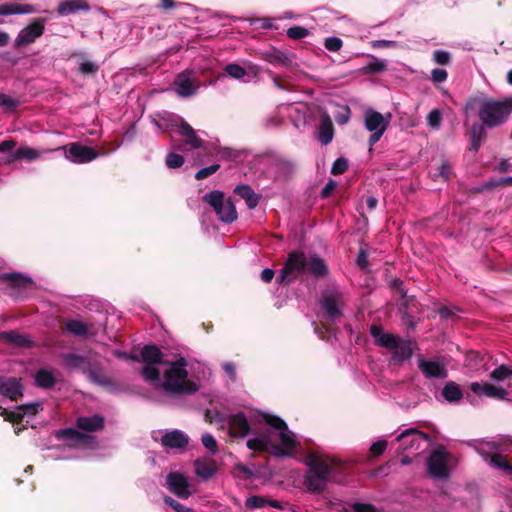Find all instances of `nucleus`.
I'll use <instances>...</instances> for the list:
<instances>
[{
    "mask_svg": "<svg viewBox=\"0 0 512 512\" xmlns=\"http://www.w3.org/2000/svg\"><path fill=\"white\" fill-rule=\"evenodd\" d=\"M251 431L253 436L247 447L255 451H268L277 457L292 456L298 445L295 434L281 418L259 412L249 419L243 413L231 417L229 433L234 437H245Z\"/></svg>",
    "mask_w": 512,
    "mask_h": 512,
    "instance_id": "1",
    "label": "nucleus"
},
{
    "mask_svg": "<svg viewBox=\"0 0 512 512\" xmlns=\"http://www.w3.org/2000/svg\"><path fill=\"white\" fill-rule=\"evenodd\" d=\"M141 357L145 363L142 376L153 388L170 394L192 393L198 389L197 383L188 377L184 358L164 362L162 352L155 345L144 346Z\"/></svg>",
    "mask_w": 512,
    "mask_h": 512,
    "instance_id": "2",
    "label": "nucleus"
},
{
    "mask_svg": "<svg viewBox=\"0 0 512 512\" xmlns=\"http://www.w3.org/2000/svg\"><path fill=\"white\" fill-rule=\"evenodd\" d=\"M303 462L308 468L303 483L312 493L323 492L341 470V465L337 461L322 453H308Z\"/></svg>",
    "mask_w": 512,
    "mask_h": 512,
    "instance_id": "3",
    "label": "nucleus"
},
{
    "mask_svg": "<svg viewBox=\"0 0 512 512\" xmlns=\"http://www.w3.org/2000/svg\"><path fill=\"white\" fill-rule=\"evenodd\" d=\"M478 110L483 125L493 128L505 123L512 113V97L495 99L484 95L470 97L465 104L466 113Z\"/></svg>",
    "mask_w": 512,
    "mask_h": 512,
    "instance_id": "4",
    "label": "nucleus"
},
{
    "mask_svg": "<svg viewBox=\"0 0 512 512\" xmlns=\"http://www.w3.org/2000/svg\"><path fill=\"white\" fill-rule=\"evenodd\" d=\"M370 332L377 345L392 350L391 363L400 364L411 358L413 349L410 340L401 339L390 333H384L382 329L377 326H372Z\"/></svg>",
    "mask_w": 512,
    "mask_h": 512,
    "instance_id": "5",
    "label": "nucleus"
},
{
    "mask_svg": "<svg viewBox=\"0 0 512 512\" xmlns=\"http://www.w3.org/2000/svg\"><path fill=\"white\" fill-rule=\"evenodd\" d=\"M391 118V113L381 114L372 108H367L364 111V125L371 133L369 138L370 146H373L381 139L390 124Z\"/></svg>",
    "mask_w": 512,
    "mask_h": 512,
    "instance_id": "6",
    "label": "nucleus"
},
{
    "mask_svg": "<svg viewBox=\"0 0 512 512\" xmlns=\"http://www.w3.org/2000/svg\"><path fill=\"white\" fill-rule=\"evenodd\" d=\"M204 200L214 209L220 221L232 223L237 219L234 203L230 199H226L222 192L212 191L207 193L204 196Z\"/></svg>",
    "mask_w": 512,
    "mask_h": 512,
    "instance_id": "7",
    "label": "nucleus"
},
{
    "mask_svg": "<svg viewBox=\"0 0 512 512\" xmlns=\"http://www.w3.org/2000/svg\"><path fill=\"white\" fill-rule=\"evenodd\" d=\"M307 258L303 252H291L276 281L280 284L291 283L298 275L306 271Z\"/></svg>",
    "mask_w": 512,
    "mask_h": 512,
    "instance_id": "8",
    "label": "nucleus"
},
{
    "mask_svg": "<svg viewBox=\"0 0 512 512\" xmlns=\"http://www.w3.org/2000/svg\"><path fill=\"white\" fill-rule=\"evenodd\" d=\"M452 459V455L445 448H437L427 461L429 475L435 479L447 478Z\"/></svg>",
    "mask_w": 512,
    "mask_h": 512,
    "instance_id": "9",
    "label": "nucleus"
},
{
    "mask_svg": "<svg viewBox=\"0 0 512 512\" xmlns=\"http://www.w3.org/2000/svg\"><path fill=\"white\" fill-rule=\"evenodd\" d=\"M396 440L400 443L402 450L408 453L424 450L429 443V437L415 428L405 429L397 436Z\"/></svg>",
    "mask_w": 512,
    "mask_h": 512,
    "instance_id": "10",
    "label": "nucleus"
},
{
    "mask_svg": "<svg viewBox=\"0 0 512 512\" xmlns=\"http://www.w3.org/2000/svg\"><path fill=\"white\" fill-rule=\"evenodd\" d=\"M498 450L499 444L495 441H483L477 446V452L490 466L510 470L511 466L507 463L506 459L502 455L496 453Z\"/></svg>",
    "mask_w": 512,
    "mask_h": 512,
    "instance_id": "11",
    "label": "nucleus"
},
{
    "mask_svg": "<svg viewBox=\"0 0 512 512\" xmlns=\"http://www.w3.org/2000/svg\"><path fill=\"white\" fill-rule=\"evenodd\" d=\"M418 368L426 378L445 379L448 376L447 362L444 357L437 359L418 358Z\"/></svg>",
    "mask_w": 512,
    "mask_h": 512,
    "instance_id": "12",
    "label": "nucleus"
},
{
    "mask_svg": "<svg viewBox=\"0 0 512 512\" xmlns=\"http://www.w3.org/2000/svg\"><path fill=\"white\" fill-rule=\"evenodd\" d=\"M55 437L63 441L68 447L92 448L94 445V438L92 436L80 433L72 428L56 431Z\"/></svg>",
    "mask_w": 512,
    "mask_h": 512,
    "instance_id": "13",
    "label": "nucleus"
},
{
    "mask_svg": "<svg viewBox=\"0 0 512 512\" xmlns=\"http://www.w3.org/2000/svg\"><path fill=\"white\" fill-rule=\"evenodd\" d=\"M61 149L65 151V158L74 163H87L98 157L95 149L80 143H71Z\"/></svg>",
    "mask_w": 512,
    "mask_h": 512,
    "instance_id": "14",
    "label": "nucleus"
},
{
    "mask_svg": "<svg viewBox=\"0 0 512 512\" xmlns=\"http://www.w3.org/2000/svg\"><path fill=\"white\" fill-rule=\"evenodd\" d=\"M168 489L177 497L182 499L189 498L195 489L188 479L178 472H172L167 476L166 480Z\"/></svg>",
    "mask_w": 512,
    "mask_h": 512,
    "instance_id": "15",
    "label": "nucleus"
},
{
    "mask_svg": "<svg viewBox=\"0 0 512 512\" xmlns=\"http://www.w3.org/2000/svg\"><path fill=\"white\" fill-rule=\"evenodd\" d=\"M44 19H35L28 26L20 30L15 38L17 47H25L36 41L44 32Z\"/></svg>",
    "mask_w": 512,
    "mask_h": 512,
    "instance_id": "16",
    "label": "nucleus"
},
{
    "mask_svg": "<svg viewBox=\"0 0 512 512\" xmlns=\"http://www.w3.org/2000/svg\"><path fill=\"white\" fill-rule=\"evenodd\" d=\"M174 84L176 93L184 98L194 95L199 88L192 70L179 73L175 78Z\"/></svg>",
    "mask_w": 512,
    "mask_h": 512,
    "instance_id": "17",
    "label": "nucleus"
},
{
    "mask_svg": "<svg viewBox=\"0 0 512 512\" xmlns=\"http://www.w3.org/2000/svg\"><path fill=\"white\" fill-rule=\"evenodd\" d=\"M342 303V294L338 291L326 292L322 297V308L331 320L340 317V305Z\"/></svg>",
    "mask_w": 512,
    "mask_h": 512,
    "instance_id": "18",
    "label": "nucleus"
},
{
    "mask_svg": "<svg viewBox=\"0 0 512 512\" xmlns=\"http://www.w3.org/2000/svg\"><path fill=\"white\" fill-rule=\"evenodd\" d=\"M52 150H38L28 146H21L13 153L7 156L6 162L13 163L19 159L32 162L42 157L44 153L51 152Z\"/></svg>",
    "mask_w": 512,
    "mask_h": 512,
    "instance_id": "19",
    "label": "nucleus"
},
{
    "mask_svg": "<svg viewBox=\"0 0 512 512\" xmlns=\"http://www.w3.org/2000/svg\"><path fill=\"white\" fill-rule=\"evenodd\" d=\"M470 389L478 396H486L495 399H505L507 396L506 390L493 386L489 383L473 382Z\"/></svg>",
    "mask_w": 512,
    "mask_h": 512,
    "instance_id": "20",
    "label": "nucleus"
},
{
    "mask_svg": "<svg viewBox=\"0 0 512 512\" xmlns=\"http://www.w3.org/2000/svg\"><path fill=\"white\" fill-rule=\"evenodd\" d=\"M194 467L196 475L203 480L210 479L218 470L217 462L209 457L197 459L194 463Z\"/></svg>",
    "mask_w": 512,
    "mask_h": 512,
    "instance_id": "21",
    "label": "nucleus"
},
{
    "mask_svg": "<svg viewBox=\"0 0 512 512\" xmlns=\"http://www.w3.org/2000/svg\"><path fill=\"white\" fill-rule=\"evenodd\" d=\"M36 12V8L30 4L17 1L0 4V16L27 15Z\"/></svg>",
    "mask_w": 512,
    "mask_h": 512,
    "instance_id": "22",
    "label": "nucleus"
},
{
    "mask_svg": "<svg viewBox=\"0 0 512 512\" xmlns=\"http://www.w3.org/2000/svg\"><path fill=\"white\" fill-rule=\"evenodd\" d=\"M188 441V436L179 430L167 432L162 437V445L171 449L184 448Z\"/></svg>",
    "mask_w": 512,
    "mask_h": 512,
    "instance_id": "23",
    "label": "nucleus"
},
{
    "mask_svg": "<svg viewBox=\"0 0 512 512\" xmlns=\"http://www.w3.org/2000/svg\"><path fill=\"white\" fill-rule=\"evenodd\" d=\"M179 134L184 137L186 144L193 148H199L203 141L197 136L195 130L183 119L179 118Z\"/></svg>",
    "mask_w": 512,
    "mask_h": 512,
    "instance_id": "24",
    "label": "nucleus"
},
{
    "mask_svg": "<svg viewBox=\"0 0 512 512\" xmlns=\"http://www.w3.org/2000/svg\"><path fill=\"white\" fill-rule=\"evenodd\" d=\"M80 10H89V5L85 0H65L59 4L57 12L61 16H67Z\"/></svg>",
    "mask_w": 512,
    "mask_h": 512,
    "instance_id": "25",
    "label": "nucleus"
},
{
    "mask_svg": "<svg viewBox=\"0 0 512 512\" xmlns=\"http://www.w3.org/2000/svg\"><path fill=\"white\" fill-rule=\"evenodd\" d=\"M334 130L332 120L325 114L321 119V124L317 130V138L323 144L327 145L333 140Z\"/></svg>",
    "mask_w": 512,
    "mask_h": 512,
    "instance_id": "26",
    "label": "nucleus"
},
{
    "mask_svg": "<svg viewBox=\"0 0 512 512\" xmlns=\"http://www.w3.org/2000/svg\"><path fill=\"white\" fill-rule=\"evenodd\" d=\"M0 341L20 348H28L32 344L28 337L13 331L1 332Z\"/></svg>",
    "mask_w": 512,
    "mask_h": 512,
    "instance_id": "27",
    "label": "nucleus"
},
{
    "mask_svg": "<svg viewBox=\"0 0 512 512\" xmlns=\"http://www.w3.org/2000/svg\"><path fill=\"white\" fill-rule=\"evenodd\" d=\"M306 271L316 277H324L328 274L329 269L322 258L313 255L307 258Z\"/></svg>",
    "mask_w": 512,
    "mask_h": 512,
    "instance_id": "28",
    "label": "nucleus"
},
{
    "mask_svg": "<svg viewBox=\"0 0 512 512\" xmlns=\"http://www.w3.org/2000/svg\"><path fill=\"white\" fill-rule=\"evenodd\" d=\"M104 419L98 415L84 416L77 420V427L83 431L93 432L102 429Z\"/></svg>",
    "mask_w": 512,
    "mask_h": 512,
    "instance_id": "29",
    "label": "nucleus"
},
{
    "mask_svg": "<svg viewBox=\"0 0 512 512\" xmlns=\"http://www.w3.org/2000/svg\"><path fill=\"white\" fill-rule=\"evenodd\" d=\"M92 325L88 322L82 321L80 319H69L65 323V328L71 334L83 337L88 335L90 332Z\"/></svg>",
    "mask_w": 512,
    "mask_h": 512,
    "instance_id": "30",
    "label": "nucleus"
},
{
    "mask_svg": "<svg viewBox=\"0 0 512 512\" xmlns=\"http://www.w3.org/2000/svg\"><path fill=\"white\" fill-rule=\"evenodd\" d=\"M235 193L245 200L249 208H254L259 203V197L248 185H239L235 188Z\"/></svg>",
    "mask_w": 512,
    "mask_h": 512,
    "instance_id": "31",
    "label": "nucleus"
},
{
    "mask_svg": "<svg viewBox=\"0 0 512 512\" xmlns=\"http://www.w3.org/2000/svg\"><path fill=\"white\" fill-rule=\"evenodd\" d=\"M442 396L448 402H458L462 399L463 393L458 384L448 382L442 389Z\"/></svg>",
    "mask_w": 512,
    "mask_h": 512,
    "instance_id": "32",
    "label": "nucleus"
},
{
    "mask_svg": "<svg viewBox=\"0 0 512 512\" xmlns=\"http://www.w3.org/2000/svg\"><path fill=\"white\" fill-rule=\"evenodd\" d=\"M267 505L272 506L277 509L282 508L280 502H278L276 500H267L261 496H251V497L247 498V500H246V507L249 509L262 508Z\"/></svg>",
    "mask_w": 512,
    "mask_h": 512,
    "instance_id": "33",
    "label": "nucleus"
},
{
    "mask_svg": "<svg viewBox=\"0 0 512 512\" xmlns=\"http://www.w3.org/2000/svg\"><path fill=\"white\" fill-rule=\"evenodd\" d=\"M35 383L42 388H50L55 383V375L53 371L47 369L39 370L35 375Z\"/></svg>",
    "mask_w": 512,
    "mask_h": 512,
    "instance_id": "34",
    "label": "nucleus"
},
{
    "mask_svg": "<svg viewBox=\"0 0 512 512\" xmlns=\"http://www.w3.org/2000/svg\"><path fill=\"white\" fill-rule=\"evenodd\" d=\"M2 393L10 399H17L21 392V385L16 379H9L1 386Z\"/></svg>",
    "mask_w": 512,
    "mask_h": 512,
    "instance_id": "35",
    "label": "nucleus"
},
{
    "mask_svg": "<svg viewBox=\"0 0 512 512\" xmlns=\"http://www.w3.org/2000/svg\"><path fill=\"white\" fill-rule=\"evenodd\" d=\"M5 279L11 282L14 287L30 289L33 286L32 280L16 273L6 274Z\"/></svg>",
    "mask_w": 512,
    "mask_h": 512,
    "instance_id": "36",
    "label": "nucleus"
},
{
    "mask_svg": "<svg viewBox=\"0 0 512 512\" xmlns=\"http://www.w3.org/2000/svg\"><path fill=\"white\" fill-rule=\"evenodd\" d=\"M484 137L485 132L483 127L480 125H473L471 129V149L477 151L481 146Z\"/></svg>",
    "mask_w": 512,
    "mask_h": 512,
    "instance_id": "37",
    "label": "nucleus"
},
{
    "mask_svg": "<svg viewBox=\"0 0 512 512\" xmlns=\"http://www.w3.org/2000/svg\"><path fill=\"white\" fill-rule=\"evenodd\" d=\"M63 362L65 366L71 369L82 368L85 364V358L77 354L69 353L63 356Z\"/></svg>",
    "mask_w": 512,
    "mask_h": 512,
    "instance_id": "38",
    "label": "nucleus"
},
{
    "mask_svg": "<svg viewBox=\"0 0 512 512\" xmlns=\"http://www.w3.org/2000/svg\"><path fill=\"white\" fill-rule=\"evenodd\" d=\"M39 410H42V405L40 403H32L19 408V412L17 413V417L23 419L25 417H31L35 415Z\"/></svg>",
    "mask_w": 512,
    "mask_h": 512,
    "instance_id": "39",
    "label": "nucleus"
},
{
    "mask_svg": "<svg viewBox=\"0 0 512 512\" xmlns=\"http://www.w3.org/2000/svg\"><path fill=\"white\" fill-rule=\"evenodd\" d=\"M387 69V61L383 59L375 58L373 62H370L366 67L363 68L364 72L378 73Z\"/></svg>",
    "mask_w": 512,
    "mask_h": 512,
    "instance_id": "40",
    "label": "nucleus"
},
{
    "mask_svg": "<svg viewBox=\"0 0 512 512\" xmlns=\"http://www.w3.org/2000/svg\"><path fill=\"white\" fill-rule=\"evenodd\" d=\"M512 377V371L505 365H501L491 373V378L494 381H503Z\"/></svg>",
    "mask_w": 512,
    "mask_h": 512,
    "instance_id": "41",
    "label": "nucleus"
},
{
    "mask_svg": "<svg viewBox=\"0 0 512 512\" xmlns=\"http://www.w3.org/2000/svg\"><path fill=\"white\" fill-rule=\"evenodd\" d=\"M225 71L230 77L234 79H241L246 75L245 69L236 63L228 64L225 68Z\"/></svg>",
    "mask_w": 512,
    "mask_h": 512,
    "instance_id": "42",
    "label": "nucleus"
},
{
    "mask_svg": "<svg viewBox=\"0 0 512 512\" xmlns=\"http://www.w3.org/2000/svg\"><path fill=\"white\" fill-rule=\"evenodd\" d=\"M201 442L210 453L216 454L218 452L217 441L211 434L204 433L201 437Z\"/></svg>",
    "mask_w": 512,
    "mask_h": 512,
    "instance_id": "43",
    "label": "nucleus"
},
{
    "mask_svg": "<svg viewBox=\"0 0 512 512\" xmlns=\"http://www.w3.org/2000/svg\"><path fill=\"white\" fill-rule=\"evenodd\" d=\"M441 120L442 116L439 109L432 110L427 116L428 125L433 129H438L440 127Z\"/></svg>",
    "mask_w": 512,
    "mask_h": 512,
    "instance_id": "44",
    "label": "nucleus"
},
{
    "mask_svg": "<svg viewBox=\"0 0 512 512\" xmlns=\"http://www.w3.org/2000/svg\"><path fill=\"white\" fill-rule=\"evenodd\" d=\"M433 60L439 65H447L451 60V54L445 50H435L433 52Z\"/></svg>",
    "mask_w": 512,
    "mask_h": 512,
    "instance_id": "45",
    "label": "nucleus"
},
{
    "mask_svg": "<svg viewBox=\"0 0 512 512\" xmlns=\"http://www.w3.org/2000/svg\"><path fill=\"white\" fill-rule=\"evenodd\" d=\"M19 105V101L7 94L0 93V106L12 110Z\"/></svg>",
    "mask_w": 512,
    "mask_h": 512,
    "instance_id": "46",
    "label": "nucleus"
},
{
    "mask_svg": "<svg viewBox=\"0 0 512 512\" xmlns=\"http://www.w3.org/2000/svg\"><path fill=\"white\" fill-rule=\"evenodd\" d=\"M184 163V157L182 155L176 153H170L166 157V165L169 168H178L181 167Z\"/></svg>",
    "mask_w": 512,
    "mask_h": 512,
    "instance_id": "47",
    "label": "nucleus"
},
{
    "mask_svg": "<svg viewBox=\"0 0 512 512\" xmlns=\"http://www.w3.org/2000/svg\"><path fill=\"white\" fill-rule=\"evenodd\" d=\"M392 285L393 287H395L399 294L401 295L402 299H403V302L401 303V306H405V313H408L409 312V299H408V296L406 294V291L404 290V288L402 287V282L398 279H395L393 282H392Z\"/></svg>",
    "mask_w": 512,
    "mask_h": 512,
    "instance_id": "48",
    "label": "nucleus"
},
{
    "mask_svg": "<svg viewBox=\"0 0 512 512\" xmlns=\"http://www.w3.org/2000/svg\"><path fill=\"white\" fill-rule=\"evenodd\" d=\"M164 501L167 505H169L176 512H194L191 508L179 503L178 501L174 500L173 498H171L169 496H166L164 498Z\"/></svg>",
    "mask_w": 512,
    "mask_h": 512,
    "instance_id": "49",
    "label": "nucleus"
},
{
    "mask_svg": "<svg viewBox=\"0 0 512 512\" xmlns=\"http://www.w3.org/2000/svg\"><path fill=\"white\" fill-rule=\"evenodd\" d=\"M287 35L292 39H302L308 35V30L300 26H295L287 30Z\"/></svg>",
    "mask_w": 512,
    "mask_h": 512,
    "instance_id": "50",
    "label": "nucleus"
},
{
    "mask_svg": "<svg viewBox=\"0 0 512 512\" xmlns=\"http://www.w3.org/2000/svg\"><path fill=\"white\" fill-rule=\"evenodd\" d=\"M342 47V40L338 37H328L325 40V48L332 52H337Z\"/></svg>",
    "mask_w": 512,
    "mask_h": 512,
    "instance_id": "51",
    "label": "nucleus"
},
{
    "mask_svg": "<svg viewBox=\"0 0 512 512\" xmlns=\"http://www.w3.org/2000/svg\"><path fill=\"white\" fill-rule=\"evenodd\" d=\"M448 73L445 69L435 68L431 71V79L434 83H442L447 80Z\"/></svg>",
    "mask_w": 512,
    "mask_h": 512,
    "instance_id": "52",
    "label": "nucleus"
},
{
    "mask_svg": "<svg viewBox=\"0 0 512 512\" xmlns=\"http://www.w3.org/2000/svg\"><path fill=\"white\" fill-rule=\"evenodd\" d=\"M79 69L84 74H93L98 70V66L89 60H82L79 64Z\"/></svg>",
    "mask_w": 512,
    "mask_h": 512,
    "instance_id": "53",
    "label": "nucleus"
},
{
    "mask_svg": "<svg viewBox=\"0 0 512 512\" xmlns=\"http://www.w3.org/2000/svg\"><path fill=\"white\" fill-rule=\"evenodd\" d=\"M347 166V161L343 158H339L333 163L331 173L334 175L342 174L347 169Z\"/></svg>",
    "mask_w": 512,
    "mask_h": 512,
    "instance_id": "54",
    "label": "nucleus"
},
{
    "mask_svg": "<svg viewBox=\"0 0 512 512\" xmlns=\"http://www.w3.org/2000/svg\"><path fill=\"white\" fill-rule=\"evenodd\" d=\"M218 169H219V165L218 164H213V165H211L209 167H205V168L200 169L196 173L195 177L198 180L204 179V178L212 175L213 173H215Z\"/></svg>",
    "mask_w": 512,
    "mask_h": 512,
    "instance_id": "55",
    "label": "nucleus"
},
{
    "mask_svg": "<svg viewBox=\"0 0 512 512\" xmlns=\"http://www.w3.org/2000/svg\"><path fill=\"white\" fill-rule=\"evenodd\" d=\"M349 118H350V109L348 106L341 107L340 110L338 111V113L335 115L336 121L341 125L346 124L348 122Z\"/></svg>",
    "mask_w": 512,
    "mask_h": 512,
    "instance_id": "56",
    "label": "nucleus"
},
{
    "mask_svg": "<svg viewBox=\"0 0 512 512\" xmlns=\"http://www.w3.org/2000/svg\"><path fill=\"white\" fill-rule=\"evenodd\" d=\"M373 48H395L398 47L399 44L393 40H374L371 43Z\"/></svg>",
    "mask_w": 512,
    "mask_h": 512,
    "instance_id": "57",
    "label": "nucleus"
},
{
    "mask_svg": "<svg viewBox=\"0 0 512 512\" xmlns=\"http://www.w3.org/2000/svg\"><path fill=\"white\" fill-rule=\"evenodd\" d=\"M386 447H387V442L385 440H379V441L374 442L371 445L370 450L374 455L378 456V455H381L384 453Z\"/></svg>",
    "mask_w": 512,
    "mask_h": 512,
    "instance_id": "58",
    "label": "nucleus"
},
{
    "mask_svg": "<svg viewBox=\"0 0 512 512\" xmlns=\"http://www.w3.org/2000/svg\"><path fill=\"white\" fill-rule=\"evenodd\" d=\"M438 170V177L442 178L443 180H447L449 178L451 169L447 162H442Z\"/></svg>",
    "mask_w": 512,
    "mask_h": 512,
    "instance_id": "59",
    "label": "nucleus"
},
{
    "mask_svg": "<svg viewBox=\"0 0 512 512\" xmlns=\"http://www.w3.org/2000/svg\"><path fill=\"white\" fill-rule=\"evenodd\" d=\"M353 510L355 512H376L375 508L372 505L364 503H355L353 505Z\"/></svg>",
    "mask_w": 512,
    "mask_h": 512,
    "instance_id": "60",
    "label": "nucleus"
},
{
    "mask_svg": "<svg viewBox=\"0 0 512 512\" xmlns=\"http://www.w3.org/2000/svg\"><path fill=\"white\" fill-rule=\"evenodd\" d=\"M274 277V271L270 268H265L262 272H261V279L266 282V283H269Z\"/></svg>",
    "mask_w": 512,
    "mask_h": 512,
    "instance_id": "61",
    "label": "nucleus"
},
{
    "mask_svg": "<svg viewBox=\"0 0 512 512\" xmlns=\"http://www.w3.org/2000/svg\"><path fill=\"white\" fill-rule=\"evenodd\" d=\"M16 146L15 141L13 140H5L0 143V151L5 152L13 149Z\"/></svg>",
    "mask_w": 512,
    "mask_h": 512,
    "instance_id": "62",
    "label": "nucleus"
},
{
    "mask_svg": "<svg viewBox=\"0 0 512 512\" xmlns=\"http://www.w3.org/2000/svg\"><path fill=\"white\" fill-rule=\"evenodd\" d=\"M357 263L362 268H365L367 265V254L363 250H360L358 253Z\"/></svg>",
    "mask_w": 512,
    "mask_h": 512,
    "instance_id": "63",
    "label": "nucleus"
},
{
    "mask_svg": "<svg viewBox=\"0 0 512 512\" xmlns=\"http://www.w3.org/2000/svg\"><path fill=\"white\" fill-rule=\"evenodd\" d=\"M223 369L231 378L235 377V367L232 363H229V362L224 363Z\"/></svg>",
    "mask_w": 512,
    "mask_h": 512,
    "instance_id": "64",
    "label": "nucleus"
}]
</instances>
